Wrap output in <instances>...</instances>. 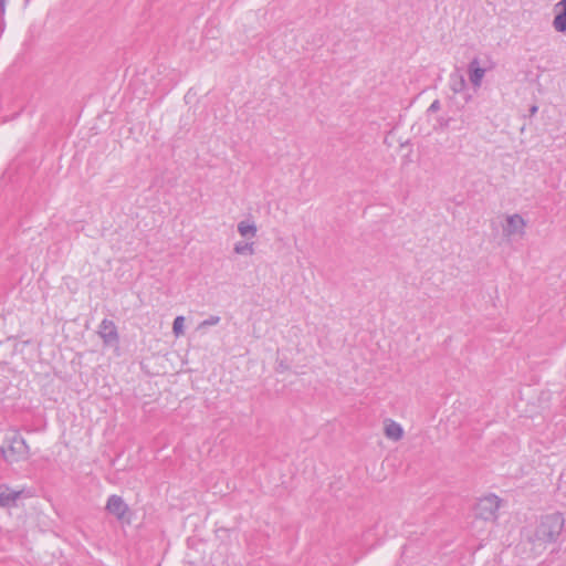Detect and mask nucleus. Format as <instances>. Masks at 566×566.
I'll return each instance as SVG.
<instances>
[{"label":"nucleus","mask_w":566,"mask_h":566,"mask_svg":"<svg viewBox=\"0 0 566 566\" xmlns=\"http://www.w3.org/2000/svg\"><path fill=\"white\" fill-rule=\"evenodd\" d=\"M6 8V0H0V10L3 12Z\"/></svg>","instance_id":"nucleus-19"},{"label":"nucleus","mask_w":566,"mask_h":566,"mask_svg":"<svg viewBox=\"0 0 566 566\" xmlns=\"http://www.w3.org/2000/svg\"><path fill=\"white\" fill-rule=\"evenodd\" d=\"M9 381L8 378L3 375H0V394L6 391L8 388Z\"/></svg>","instance_id":"nucleus-16"},{"label":"nucleus","mask_w":566,"mask_h":566,"mask_svg":"<svg viewBox=\"0 0 566 566\" xmlns=\"http://www.w3.org/2000/svg\"><path fill=\"white\" fill-rule=\"evenodd\" d=\"M385 436L394 441H399L403 436L402 427L394 420L387 419L385 421Z\"/></svg>","instance_id":"nucleus-8"},{"label":"nucleus","mask_w":566,"mask_h":566,"mask_svg":"<svg viewBox=\"0 0 566 566\" xmlns=\"http://www.w3.org/2000/svg\"><path fill=\"white\" fill-rule=\"evenodd\" d=\"M557 7H562V12L555 15L553 25L558 32L566 31V0H560Z\"/></svg>","instance_id":"nucleus-10"},{"label":"nucleus","mask_w":566,"mask_h":566,"mask_svg":"<svg viewBox=\"0 0 566 566\" xmlns=\"http://www.w3.org/2000/svg\"><path fill=\"white\" fill-rule=\"evenodd\" d=\"M106 510L108 513L113 514L118 520H124L129 509L120 496L112 495L107 500Z\"/></svg>","instance_id":"nucleus-6"},{"label":"nucleus","mask_w":566,"mask_h":566,"mask_svg":"<svg viewBox=\"0 0 566 566\" xmlns=\"http://www.w3.org/2000/svg\"><path fill=\"white\" fill-rule=\"evenodd\" d=\"M98 335L104 340L106 345H113L116 344L118 340V333L116 325L113 321L109 319H103L99 329Z\"/></svg>","instance_id":"nucleus-5"},{"label":"nucleus","mask_w":566,"mask_h":566,"mask_svg":"<svg viewBox=\"0 0 566 566\" xmlns=\"http://www.w3.org/2000/svg\"><path fill=\"white\" fill-rule=\"evenodd\" d=\"M233 251L239 255L251 256L255 252L254 242L239 241L234 244Z\"/></svg>","instance_id":"nucleus-13"},{"label":"nucleus","mask_w":566,"mask_h":566,"mask_svg":"<svg viewBox=\"0 0 566 566\" xmlns=\"http://www.w3.org/2000/svg\"><path fill=\"white\" fill-rule=\"evenodd\" d=\"M440 109V102L438 99L433 101L428 108V112H437Z\"/></svg>","instance_id":"nucleus-17"},{"label":"nucleus","mask_w":566,"mask_h":566,"mask_svg":"<svg viewBox=\"0 0 566 566\" xmlns=\"http://www.w3.org/2000/svg\"><path fill=\"white\" fill-rule=\"evenodd\" d=\"M449 87L454 94L463 92L467 87V82L462 73L454 71L449 76Z\"/></svg>","instance_id":"nucleus-9"},{"label":"nucleus","mask_w":566,"mask_h":566,"mask_svg":"<svg viewBox=\"0 0 566 566\" xmlns=\"http://www.w3.org/2000/svg\"><path fill=\"white\" fill-rule=\"evenodd\" d=\"M238 232L243 238H254L258 232V228L254 222L250 220H242L238 223Z\"/></svg>","instance_id":"nucleus-11"},{"label":"nucleus","mask_w":566,"mask_h":566,"mask_svg":"<svg viewBox=\"0 0 566 566\" xmlns=\"http://www.w3.org/2000/svg\"><path fill=\"white\" fill-rule=\"evenodd\" d=\"M538 111V107L536 105H533L531 108H530V114L531 116L535 115Z\"/></svg>","instance_id":"nucleus-18"},{"label":"nucleus","mask_w":566,"mask_h":566,"mask_svg":"<svg viewBox=\"0 0 566 566\" xmlns=\"http://www.w3.org/2000/svg\"><path fill=\"white\" fill-rule=\"evenodd\" d=\"M219 322H220V317H219V316H214V315H212V316H210L209 318H207V319L202 321V322L199 324L198 328H199V329H202V328H206V327H208V326L217 325Z\"/></svg>","instance_id":"nucleus-15"},{"label":"nucleus","mask_w":566,"mask_h":566,"mask_svg":"<svg viewBox=\"0 0 566 566\" xmlns=\"http://www.w3.org/2000/svg\"><path fill=\"white\" fill-rule=\"evenodd\" d=\"M468 71L471 84L476 88L480 87L486 70L480 66L479 60L476 57H474L469 63Z\"/></svg>","instance_id":"nucleus-7"},{"label":"nucleus","mask_w":566,"mask_h":566,"mask_svg":"<svg viewBox=\"0 0 566 566\" xmlns=\"http://www.w3.org/2000/svg\"><path fill=\"white\" fill-rule=\"evenodd\" d=\"M525 228L526 221L521 214H510L505 219V224L503 226V234L509 239H522L525 235Z\"/></svg>","instance_id":"nucleus-4"},{"label":"nucleus","mask_w":566,"mask_h":566,"mask_svg":"<svg viewBox=\"0 0 566 566\" xmlns=\"http://www.w3.org/2000/svg\"><path fill=\"white\" fill-rule=\"evenodd\" d=\"M20 492L11 491L9 489L0 491V506L9 507L15 503Z\"/></svg>","instance_id":"nucleus-12"},{"label":"nucleus","mask_w":566,"mask_h":566,"mask_svg":"<svg viewBox=\"0 0 566 566\" xmlns=\"http://www.w3.org/2000/svg\"><path fill=\"white\" fill-rule=\"evenodd\" d=\"M184 316H177L172 324V332L176 336H180L184 334Z\"/></svg>","instance_id":"nucleus-14"},{"label":"nucleus","mask_w":566,"mask_h":566,"mask_svg":"<svg viewBox=\"0 0 566 566\" xmlns=\"http://www.w3.org/2000/svg\"><path fill=\"white\" fill-rule=\"evenodd\" d=\"M564 525V516L558 512L543 515L534 527L524 528L523 543L530 546L532 554L539 555L548 544L557 542Z\"/></svg>","instance_id":"nucleus-1"},{"label":"nucleus","mask_w":566,"mask_h":566,"mask_svg":"<svg viewBox=\"0 0 566 566\" xmlns=\"http://www.w3.org/2000/svg\"><path fill=\"white\" fill-rule=\"evenodd\" d=\"M1 454L8 463H17L29 459L30 449L25 440L18 432H13L4 440Z\"/></svg>","instance_id":"nucleus-2"},{"label":"nucleus","mask_w":566,"mask_h":566,"mask_svg":"<svg viewBox=\"0 0 566 566\" xmlns=\"http://www.w3.org/2000/svg\"><path fill=\"white\" fill-rule=\"evenodd\" d=\"M501 500L494 495L490 494L484 496L478 501L474 507V514L476 518H481L486 522H494L497 517L496 513L500 509Z\"/></svg>","instance_id":"nucleus-3"}]
</instances>
